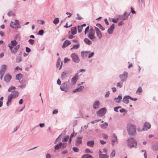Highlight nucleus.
I'll return each instance as SVG.
<instances>
[{
	"label": "nucleus",
	"instance_id": "nucleus-1",
	"mask_svg": "<svg viewBox=\"0 0 158 158\" xmlns=\"http://www.w3.org/2000/svg\"><path fill=\"white\" fill-rule=\"evenodd\" d=\"M18 43L15 40H12L8 44L11 52L13 54L16 53L20 48L19 45H17Z\"/></svg>",
	"mask_w": 158,
	"mask_h": 158
},
{
	"label": "nucleus",
	"instance_id": "nucleus-2",
	"mask_svg": "<svg viewBox=\"0 0 158 158\" xmlns=\"http://www.w3.org/2000/svg\"><path fill=\"white\" fill-rule=\"evenodd\" d=\"M127 129L128 132L130 135H134L136 134L135 125L131 123L127 124Z\"/></svg>",
	"mask_w": 158,
	"mask_h": 158
},
{
	"label": "nucleus",
	"instance_id": "nucleus-3",
	"mask_svg": "<svg viewBox=\"0 0 158 158\" xmlns=\"http://www.w3.org/2000/svg\"><path fill=\"white\" fill-rule=\"evenodd\" d=\"M127 143L128 146L129 148H137V142L135 139L133 138L129 139L127 140Z\"/></svg>",
	"mask_w": 158,
	"mask_h": 158
},
{
	"label": "nucleus",
	"instance_id": "nucleus-4",
	"mask_svg": "<svg viewBox=\"0 0 158 158\" xmlns=\"http://www.w3.org/2000/svg\"><path fill=\"white\" fill-rule=\"evenodd\" d=\"M106 108H102L97 112V114L99 116H102L106 113Z\"/></svg>",
	"mask_w": 158,
	"mask_h": 158
},
{
	"label": "nucleus",
	"instance_id": "nucleus-5",
	"mask_svg": "<svg viewBox=\"0 0 158 158\" xmlns=\"http://www.w3.org/2000/svg\"><path fill=\"white\" fill-rule=\"evenodd\" d=\"M19 95V93L18 92L15 91L11 93V94L9 95L8 99H12V98H16Z\"/></svg>",
	"mask_w": 158,
	"mask_h": 158
},
{
	"label": "nucleus",
	"instance_id": "nucleus-6",
	"mask_svg": "<svg viewBox=\"0 0 158 158\" xmlns=\"http://www.w3.org/2000/svg\"><path fill=\"white\" fill-rule=\"evenodd\" d=\"M118 139L117 136L113 134L111 138V143L113 146H114L115 143H117Z\"/></svg>",
	"mask_w": 158,
	"mask_h": 158
},
{
	"label": "nucleus",
	"instance_id": "nucleus-7",
	"mask_svg": "<svg viewBox=\"0 0 158 158\" xmlns=\"http://www.w3.org/2000/svg\"><path fill=\"white\" fill-rule=\"evenodd\" d=\"M151 127L150 124L147 122H145L144 124L143 127V131H146L148 129H149Z\"/></svg>",
	"mask_w": 158,
	"mask_h": 158
},
{
	"label": "nucleus",
	"instance_id": "nucleus-8",
	"mask_svg": "<svg viewBox=\"0 0 158 158\" xmlns=\"http://www.w3.org/2000/svg\"><path fill=\"white\" fill-rule=\"evenodd\" d=\"M71 56L73 61L76 63H78L79 62V59L75 53L72 54Z\"/></svg>",
	"mask_w": 158,
	"mask_h": 158
},
{
	"label": "nucleus",
	"instance_id": "nucleus-9",
	"mask_svg": "<svg viewBox=\"0 0 158 158\" xmlns=\"http://www.w3.org/2000/svg\"><path fill=\"white\" fill-rule=\"evenodd\" d=\"M127 76V73L126 72H124L123 74H121L119 75V77L122 81H123L126 80Z\"/></svg>",
	"mask_w": 158,
	"mask_h": 158
},
{
	"label": "nucleus",
	"instance_id": "nucleus-10",
	"mask_svg": "<svg viewBox=\"0 0 158 158\" xmlns=\"http://www.w3.org/2000/svg\"><path fill=\"white\" fill-rule=\"evenodd\" d=\"M60 88L62 91H66L68 90V89L67 85V82H64L60 86Z\"/></svg>",
	"mask_w": 158,
	"mask_h": 158
},
{
	"label": "nucleus",
	"instance_id": "nucleus-11",
	"mask_svg": "<svg viewBox=\"0 0 158 158\" xmlns=\"http://www.w3.org/2000/svg\"><path fill=\"white\" fill-rule=\"evenodd\" d=\"M95 31H96V34L97 37L99 39H101L102 37V35L100 31L97 27L94 28Z\"/></svg>",
	"mask_w": 158,
	"mask_h": 158
},
{
	"label": "nucleus",
	"instance_id": "nucleus-12",
	"mask_svg": "<svg viewBox=\"0 0 158 158\" xmlns=\"http://www.w3.org/2000/svg\"><path fill=\"white\" fill-rule=\"evenodd\" d=\"M18 21L17 20L15 21V22H14L12 21L11 22V23L10 24V26L12 28H18Z\"/></svg>",
	"mask_w": 158,
	"mask_h": 158
},
{
	"label": "nucleus",
	"instance_id": "nucleus-13",
	"mask_svg": "<svg viewBox=\"0 0 158 158\" xmlns=\"http://www.w3.org/2000/svg\"><path fill=\"white\" fill-rule=\"evenodd\" d=\"M82 142V137H77L75 141V145L77 146H78Z\"/></svg>",
	"mask_w": 158,
	"mask_h": 158
},
{
	"label": "nucleus",
	"instance_id": "nucleus-14",
	"mask_svg": "<svg viewBox=\"0 0 158 158\" xmlns=\"http://www.w3.org/2000/svg\"><path fill=\"white\" fill-rule=\"evenodd\" d=\"M100 105V103L98 101H95L93 104V108L94 109H97L99 108V106Z\"/></svg>",
	"mask_w": 158,
	"mask_h": 158
},
{
	"label": "nucleus",
	"instance_id": "nucleus-15",
	"mask_svg": "<svg viewBox=\"0 0 158 158\" xmlns=\"http://www.w3.org/2000/svg\"><path fill=\"white\" fill-rule=\"evenodd\" d=\"M71 44V42L69 40H66L64 42L62 47L64 48L69 45Z\"/></svg>",
	"mask_w": 158,
	"mask_h": 158
},
{
	"label": "nucleus",
	"instance_id": "nucleus-16",
	"mask_svg": "<svg viewBox=\"0 0 158 158\" xmlns=\"http://www.w3.org/2000/svg\"><path fill=\"white\" fill-rule=\"evenodd\" d=\"M62 61L61 62L60 59L59 58L58 59L57 62L56 63V66L57 67H58L60 66V68L59 69L60 70L62 66Z\"/></svg>",
	"mask_w": 158,
	"mask_h": 158
},
{
	"label": "nucleus",
	"instance_id": "nucleus-17",
	"mask_svg": "<svg viewBox=\"0 0 158 158\" xmlns=\"http://www.w3.org/2000/svg\"><path fill=\"white\" fill-rule=\"evenodd\" d=\"M114 28V25L112 24L110 28L107 31L110 34H111L113 33V31Z\"/></svg>",
	"mask_w": 158,
	"mask_h": 158
},
{
	"label": "nucleus",
	"instance_id": "nucleus-18",
	"mask_svg": "<svg viewBox=\"0 0 158 158\" xmlns=\"http://www.w3.org/2000/svg\"><path fill=\"white\" fill-rule=\"evenodd\" d=\"M6 65L5 64L2 65L1 68L0 69V73H5V71H6Z\"/></svg>",
	"mask_w": 158,
	"mask_h": 158
},
{
	"label": "nucleus",
	"instance_id": "nucleus-19",
	"mask_svg": "<svg viewBox=\"0 0 158 158\" xmlns=\"http://www.w3.org/2000/svg\"><path fill=\"white\" fill-rule=\"evenodd\" d=\"M11 79V77L9 74H6L5 76L4 79L6 82H8L10 81Z\"/></svg>",
	"mask_w": 158,
	"mask_h": 158
},
{
	"label": "nucleus",
	"instance_id": "nucleus-20",
	"mask_svg": "<svg viewBox=\"0 0 158 158\" xmlns=\"http://www.w3.org/2000/svg\"><path fill=\"white\" fill-rule=\"evenodd\" d=\"M62 143L61 142H60L56 144L55 147L54 149L56 150H58L61 147Z\"/></svg>",
	"mask_w": 158,
	"mask_h": 158
},
{
	"label": "nucleus",
	"instance_id": "nucleus-21",
	"mask_svg": "<svg viewBox=\"0 0 158 158\" xmlns=\"http://www.w3.org/2000/svg\"><path fill=\"white\" fill-rule=\"evenodd\" d=\"M78 79L77 76L76 75L75 76L73 77L72 79L71 83L73 85H74L76 83V81Z\"/></svg>",
	"mask_w": 158,
	"mask_h": 158
},
{
	"label": "nucleus",
	"instance_id": "nucleus-22",
	"mask_svg": "<svg viewBox=\"0 0 158 158\" xmlns=\"http://www.w3.org/2000/svg\"><path fill=\"white\" fill-rule=\"evenodd\" d=\"M88 37L91 40L95 39V38L94 34L93 32H90L88 35Z\"/></svg>",
	"mask_w": 158,
	"mask_h": 158
},
{
	"label": "nucleus",
	"instance_id": "nucleus-23",
	"mask_svg": "<svg viewBox=\"0 0 158 158\" xmlns=\"http://www.w3.org/2000/svg\"><path fill=\"white\" fill-rule=\"evenodd\" d=\"M129 15V14L127 15L126 12H125L123 15H122L120 17L121 19L122 20H124L125 19H126L127 18V17H128Z\"/></svg>",
	"mask_w": 158,
	"mask_h": 158
},
{
	"label": "nucleus",
	"instance_id": "nucleus-24",
	"mask_svg": "<svg viewBox=\"0 0 158 158\" xmlns=\"http://www.w3.org/2000/svg\"><path fill=\"white\" fill-rule=\"evenodd\" d=\"M94 141L93 140L89 141L87 142V144L89 146L93 147L94 144Z\"/></svg>",
	"mask_w": 158,
	"mask_h": 158
},
{
	"label": "nucleus",
	"instance_id": "nucleus-25",
	"mask_svg": "<svg viewBox=\"0 0 158 158\" xmlns=\"http://www.w3.org/2000/svg\"><path fill=\"white\" fill-rule=\"evenodd\" d=\"M72 34L74 35L77 33V28L76 27H72L71 29Z\"/></svg>",
	"mask_w": 158,
	"mask_h": 158
},
{
	"label": "nucleus",
	"instance_id": "nucleus-26",
	"mask_svg": "<svg viewBox=\"0 0 158 158\" xmlns=\"http://www.w3.org/2000/svg\"><path fill=\"white\" fill-rule=\"evenodd\" d=\"M67 72H63L62 73L61 78L62 79H64L67 76Z\"/></svg>",
	"mask_w": 158,
	"mask_h": 158
},
{
	"label": "nucleus",
	"instance_id": "nucleus-27",
	"mask_svg": "<svg viewBox=\"0 0 158 158\" xmlns=\"http://www.w3.org/2000/svg\"><path fill=\"white\" fill-rule=\"evenodd\" d=\"M81 56L83 57L87 56L89 54V52L88 51H82L81 52Z\"/></svg>",
	"mask_w": 158,
	"mask_h": 158
},
{
	"label": "nucleus",
	"instance_id": "nucleus-28",
	"mask_svg": "<svg viewBox=\"0 0 158 158\" xmlns=\"http://www.w3.org/2000/svg\"><path fill=\"white\" fill-rule=\"evenodd\" d=\"M85 43L88 45H90L92 44V42L89 39L85 38L84 40Z\"/></svg>",
	"mask_w": 158,
	"mask_h": 158
},
{
	"label": "nucleus",
	"instance_id": "nucleus-29",
	"mask_svg": "<svg viewBox=\"0 0 158 158\" xmlns=\"http://www.w3.org/2000/svg\"><path fill=\"white\" fill-rule=\"evenodd\" d=\"M84 88L83 86H80L78 88L75 89L73 91V92H76L77 91L80 92Z\"/></svg>",
	"mask_w": 158,
	"mask_h": 158
},
{
	"label": "nucleus",
	"instance_id": "nucleus-30",
	"mask_svg": "<svg viewBox=\"0 0 158 158\" xmlns=\"http://www.w3.org/2000/svg\"><path fill=\"white\" fill-rule=\"evenodd\" d=\"M152 149L154 151L158 150V145H153L152 146Z\"/></svg>",
	"mask_w": 158,
	"mask_h": 158
},
{
	"label": "nucleus",
	"instance_id": "nucleus-31",
	"mask_svg": "<svg viewBox=\"0 0 158 158\" xmlns=\"http://www.w3.org/2000/svg\"><path fill=\"white\" fill-rule=\"evenodd\" d=\"M99 158H108V156L106 154H102L101 153L99 154Z\"/></svg>",
	"mask_w": 158,
	"mask_h": 158
},
{
	"label": "nucleus",
	"instance_id": "nucleus-32",
	"mask_svg": "<svg viewBox=\"0 0 158 158\" xmlns=\"http://www.w3.org/2000/svg\"><path fill=\"white\" fill-rule=\"evenodd\" d=\"M107 126L108 123L106 122H105L101 125V127L102 129H105L107 128Z\"/></svg>",
	"mask_w": 158,
	"mask_h": 158
},
{
	"label": "nucleus",
	"instance_id": "nucleus-33",
	"mask_svg": "<svg viewBox=\"0 0 158 158\" xmlns=\"http://www.w3.org/2000/svg\"><path fill=\"white\" fill-rule=\"evenodd\" d=\"M22 77V75L21 73H19L17 74L16 76V78L17 79H18L19 81L20 80Z\"/></svg>",
	"mask_w": 158,
	"mask_h": 158
},
{
	"label": "nucleus",
	"instance_id": "nucleus-34",
	"mask_svg": "<svg viewBox=\"0 0 158 158\" xmlns=\"http://www.w3.org/2000/svg\"><path fill=\"white\" fill-rule=\"evenodd\" d=\"M79 47H80V44H79H79H78L73 45V47L71 48L70 49L72 50L73 49H77L79 48Z\"/></svg>",
	"mask_w": 158,
	"mask_h": 158
},
{
	"label": "nucleus",
	"instance_id": "nucleus-35",
	"mask_svg": "<svg viewBox=\"0 0 158 158\" xmlns=\"http://www.w3.org/2000/svg\"><path fill=\"white\" fill-rule=\"evenodd\" d=\"M142 92V88L141 87H139L137 90L136 91V93L137 94H139L140 93Z\"/></svg>",
	"mask_w": 158,
	"mask_h": 158
},
{
	"label": "nucleus",
	"instance_id": "nucleus-36",
	"mask_svg": "<svg viewBox=\"0 0 158 158\" xmlns=\"http://www.w3.org/2000/svg\"><path fill=\"white\" fill-rule=\"evenodd\" d=\"M82 158H93V157L91 155L86 154L82 156Z\"/></svg>",
	"mask_w": 158,
	"mask_h": 158
},
{
	"label": "nucleus",
	"instance_id": "nucleus-37",
	"mask_svg": "<svg viewBox=\"0 0 158 158\" xmlns=\"http://www.w3.org/2000/svg\"><path fill=\"white\" fill-rule=\"evenodd\" d=\"M115 151L114 150H113L112 152H111L110 154V157L112 158L114 157L115 156Z\"/></svg>",
	"mask_w": 158,
	"mask_h": 158
},
{
	"label": "nucleus",
	"instance_id": "nucleus-38",
	"mask_svg": "<svg viewBox=\"0 0 158 158\" xmlns=\"http://www.w3.org/2000/svg\"><path fill=\"white\" fill-rule=\"evenodd\" d=\"M96 26L99 27L101 30L103 31L104 30V29L103 28V27L99 23H97L96 24Z\"/></svg>",
	"mask_w": 158,
	"mask_h": 158
},
{
	"label": "nucleus",
	"instance_id": "nucleus-39",
	"mask_svg": "<svg viewBox=\"0 0 158 158\" xmlns=\"http://www.w3.org/2000/svg\"><path fill=\"white\" fill-rule=\"evenodd\" d=\"M59 23V19L58 18H56L54 19L53 21V23L55 24H58Z\"/></svg>",
	"mask_w": 158,
	"mask_h": 158
},
{
	"label": "nucleus",
	"instance_id": "nucleus-40",
	"mask_svg": "<svg viewBox=\"0 0 158 158\" xmlns=\"http://www.w3.org/2000/svg\"><path fill=\"white\" fill-rule=\"evenodd\" d=\"M69 136H66L64 138L62 139V142H66L68 141L69 139Z\"/></svg>",
	"mask_w": 158,
	"mask_h": 158
},
{
	"label": "nucleus",
	"instance_id": "nucleus-41",
	"mask_svg": "<svg viewBox=\"0 0 158 158\" xmlns=\"http://www.w3.org/2000/svg\"><path fill=\"white\" fill-rule=\"evenodd\" d=\"M122 85H123V82L122 81L121 82H118L117 84V87L121 88L122 86Z\"/></svg>",
	"mask_w": 158,
	"mask_h": 158
},
{
	"label": "nucleus",
	"instance_id": "nucleus-42",
	"mask_svg": "<svg viewBox=\"0 0 158 158\" xmlns=\"http://www.w3.org/2000/svg\"><path fill=\"white\" fill-rule=\"evenodd\" d=\"M83 27L81 26H78V31L79 33H80L81 32L82 30Z\"/></svg>",
	"mask_w": 158,
	"mask_h": 158
},
{
	"label": "nucleus",
	"instance_id": "nucleus-43",
	"mask_svg": "<svg viewBox=\"0 0 158 158\" xmlns=\"http://www.w3.org/2000/svg\"><path fill=\"white\" fill-rule=\"evenodd\" d=\"M8 15L9 16H14L15 15V14L12 11H10L8 12Z\"/></svg>",
	"mask_w": 158,
	"mask_h": 158
},
{
	"label": "nucleus",
	"instance_id": "nucleus-44",
	"mask_svg": "<svg viewBox=\"0 0 158 158\" xmlns=\"http://www.w3.org/2000/svg\"><path fill=\"white\" fill-rule=\"evenodd\" d=\"M28 42L31 45H32L34 42V40H33L30 39L29 40H28Z\"/></svg>",
	"mask_w": 158,
	"mask_h": 158
},
{
	"label": "nucleus",
	"instance_id": "nucleus-45",
	"mask_svg": "<svg viewBox=\"0 0 158 158\" xmlns=\"http://www.w3.org/2000/svg\"><path fill=\"white\" fill-rule=\"evenodd\" d=\"M73 151L75 152H78L79 151V149H78L75 147H74L73 148Z\"/></svg>",
	"mask_w": 158,
	"mask_h": 158
},
{
	"label": "nucleus",
	"instance_id": "nucleus-46",
	"mask_svg": "<svg viewBox=\"0 0 158 158\" xmlns=\"http://www.w3.org/2000/svg\"><path fill=\"white\" fill-rule=\"evenodd\" d=\"M15 88L14 86H12L9 88L8 91L11 92L12 89H14Z\"/></svg>",
	"mask_w": 158,
	"mask_h": 158
},
{
	"label": "nucleus",
	"instance_id": "nucleus-47",
	"mask_svg": "<svg viewBox=\"0 0 158 158\" xmlns=\"http://www.w3.org/2000/svg\"><path fill=\"white\" fill-rule=\"evenodd\" d=\"M122 101L126 104H127L129 102V99H123Z\"/></svg>",
	"mask_w": 158,
	"mask_h": 158
},
{
	"label": "nucleus",
	"instance_id": "nucleus-48",
	"mask_svg": "<svg viewBox=\"0 0 158 158\" xmlns=\"http://www.w3.org/2000/svg\"><path fill=\"white\" fill-rule=\"evenodd\" d=\"M67 145V144L65 143H62V145L61 147H62L63 148H65Z\"/></svg>",
	"mask_w": 158,
	"mask_h": 158
},
{
	"label": "nucleus",
	"instance_id": "nucleus-49",
	"mask_svg": "<svg viewBox=\"0 0 158 158\" xmlns=\"http://www.w3.org/2000/svg\"><path fill=\"white\" fill-rule=\"evenodd\" d=\"M44 32V31L42 30L39 31L38 34L40 35H43Z\"/></svg>",
	"mask_w": 158,
	"mask_h": 158
},
{
	"label": "nucleus",
	"instance_id": "nucleus-50",
	"mask_svg": "<svg viewBox=\"0 0 158 158\" xmlns=\"http://www.w3.org/2000/svg\"><path fill=\"white\" fill-rule=\"evenodd\" d=\"M123 99H134V98H132L131 97H130L129 96H125L124 98H123Z\"/></svg>",
	"mask_w": 158,
	"mask_h": 158
},
{
	"label": "nucleus",
	"instance_id": "nucleus-51",
	"mask_svg": "<svg viewBox=\"0 0 158 158\" xmlns=\"http://www.w3.org/2000/svg\"><path fill=\"white\" fill-rule=\"evenodd\" d=\"M70 60L68 59L67 58L65 57L64 58V63H67V62L69 61Z\"/></svg>",
	"mask_w": 158,
	"mask_h": 158
},
{
	"label": "nucleus",
	"instance_id": "nucleus-52",
	"mask_svg": "<svg viewBox=\"0 0 158 158\" xmlns=\"http://www.w3.org/2000/svg\"><path fill=\"white\" fill-rule=\"evenodd\" d=\"M77 17H76V19H78V20H81L82 19V18L79 15V14H77Z\"/></svg>",
	"mask_w": 158,
	"mask_h": 158
},
{
	"label": "nucleus",
	"instance_id": "nucleus-53",
	"mask_svg": "<svg viewBox=\"0 0 158 158\" xmlns=\"http://www.w3.org/2000/svg\"><path fill=\"white\" fill-rule=\"evenodd\" d=\"M11 100L12 99H8V101L6 102V105L7 106H9V104L11 103Z\"/></svg>",
	"mask_w": 158,
	"mask_h": 158
},
{
	"label": "nucleus",
	"instance_id": "nucleus-54",
	"mask_svg": "<svg viewBox=\"0 0 158 158\" xmlns=\"http://www.w3.org/2000/svg\"><path fill=\"white\" fill-rule=\"evenodd\" d=\"M102 136L103 138L104 139H107L108 138L107 135L105 134H102Z\"/></svg>",
	"mask_w": 158,
	"mask_h": 158
},
{
	"label": "nucleus",
	"instance_id": "nucleus-55",
	"mask_svg": "<svg viewBox=\"0 0 158 158\" xmlns=\"http://www.w3.org/2000/svg\"><path fill=\"white\" fill-rule=\"evenodd\" d=\"M94 52H92V53H90L89 55V56H88V57L89 58H91V57H92L93 56V55H94Z\"/></svg>",
	"mask_w": 158,
	"mask_h": 158
},
{
	"label": "nucleus",
	"instance_id": "nucleus-56",
	"mask_svg": "<svg viewBox=\"0 0 158 158\" xmlns=\"http://www.w3.org/2000/svg\"><path fill=\"white\" fill-rule=\"evenodd\" d=\"M89 29V26H88L85 29V34H86L87 32L88 31Z\"/></svg>",
	"mask_w": 158,
	"mask_h": 158
},
{
	"label": "nucleus",
	"instance_id": "nucleus-57",
	"mask_svg": "<svg viewBox=\"0 0 158 158\" xmlns=\"http://www.w3.org/2000/svg\"><path fill=\"white\" fill-rule=\"evenodd\" d=\"M26 52L28 53H29L31 52L30 49L28 47H26Z\"/></svg>",
	"mask_w": 158,
	"mask_h": 158
},
{
	"label": "nucleus",
	"instance_id": "nucleus-58",
	"mask_svg": "<svg viewBox=\"0 0 158 158\" xmlns=\"http://www.w3.org/2000/svg\"><path fill=\"white\" fill-rule=\"evenodd\" d=\"M39 126L40 127L42 128L45 126V124L44 123H40L39 124Z\"/></svg>",
	"mask_w": 158,
	"mask_h": 158
},
{
	"label": "nucleus",
	"instance_id": "nucleus-59",
	"mask_svg": "<svg viewBox=\"0 0 158 158\" xmlns=\"http://www.w3.org/2000/svg\"><path fill=\"white\" fill-rule=\"evenodd\" d=\"M72 41L74 43H76L77 44L79 43V42L77 40H72Z\"/></svg>",
	"mask_w": 158,
	"mask_h": 158
},
{
	"label": "nucleus",
	"instance_id": "nucleus-60",
	"mask_svg": "<svg viewBox=\"0 0 158 158\" xmlns=\"http://www.w3.org/2000/svg\"><path fill=\"white\" fill-rule=\"evenodd\" d=\"M58 112V111L57 110H54L52 112L53 114H56Z\"/></svg>",
	"mask_w": 158,
	"mask_h": 158
},
{
	"label": "nucleus",
	"instance_id": "nucleus-61",
	"mask_svg": "<svg viewBox=\"0 0 158 158\" xmlns=\"http://www.w3.org/2000/svg\"><path fill=\"white\" fill-rule=\"evenodd\" d=\"M131 13L133 14H135V11L134 10L133 8L132 7L131 8Z\"/></svg>",
	"mask_w": 158,
	"mask_h": 158
},
{
	"label": "nucleus",
	"instance_id": "nucleus-62",
	"mask_svg": "<svg viewBox=\"0 0 158 158\" xmlns=\"http://www.w3.org/2000/svg\"><path fill=\"white\" fill-rule=\"evenodd\" d=\"M26 86V85L25 84H23L20 86H19V87H20L21 88H24Z\"/></svg>",
	"mask_w": 158,
	"mask_h": 158
},
{
	"label": "nucleus",
	"instance_id": "nucleus-63",
	"mask_svg": "<svg viewBox=\"0 0 158 158\" xmlns=\"http://www.w3.org/2000/svg\"><path fill=\"white\" fill-rule=\"evenodd\" d=\"M50 155L49 153H47L46 155V158H51Z\"/></svg>",
	"mask_w": 158,
	"mask_h": 158
},
{
	"label": "nucleus",
	"instance_id": "nucleus-64",
	"mask_svg": "<svg viewBox=\"0 0 158 158\" xmlns=\"http://www.w3.org/2000/svg\"><path fill=\"white\" fill-rule=\"evenodd\" d=\"M85 152L87 153H90L91 152V151L88 148L86 149H85Z\"/></svg>",
	"mask_w": 158,
	"mask_h": 158
}]
</instances>
